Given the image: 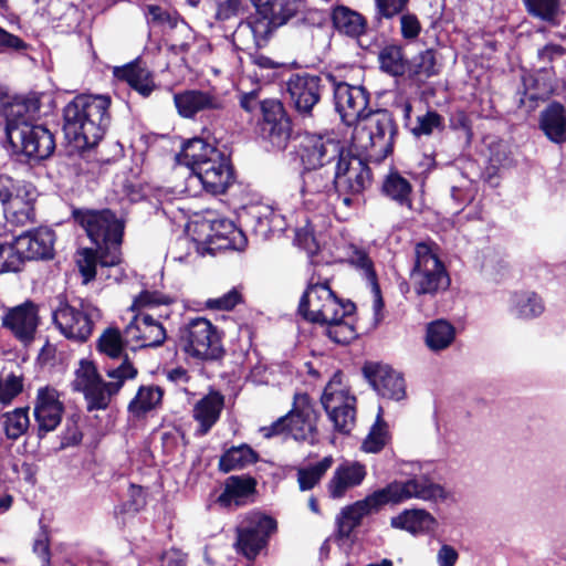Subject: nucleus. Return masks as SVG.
Returning a JSON list of instances; mask_svg holds the SVG:
<instances>
[{"label":"nucleus","instance_id":"obj_1","mask_svg":"<svg viewBox=\"0 0 566 566\" xmlns=\"http://www.w3.org/2000/svg\"><path fill=\"white\" fill-rule=\"evenodd\" d=\"M355 306L343 302L321 274H312L307 289L301 297L298 313L308 322L326 326L327 336L335 343L347 344L356 337L353 324L348 321Z\"/></svg>","mask_w":566,"mask_h":566},{"label":"nucleus","instance_id":"obj_2","mask_svg":"<svg viewBox=\"0 0 566 566\" xmlns=\"http://www.w3.org/2000/svg\"><path fill=\"white\" fill-rule=\"evenodd\" d=\"M177 160L190 169L188 182H199L210 195L226 193L235 181L230 158L202 138L185 143Z\"/></svg>","mask_w":566,"mask_h":566},{"label":"nucleus","instance_id":"obj_3","mask_svg":"<svg viewBox=\"0 0 566 566\" xmlns=\"http://www.w3.org/2000/svg\"><path fill=\"white\" fill-rule=\"evenodd\" d=\"M107 95L77 96L64 109V132L80 147H94L111 124Z\"/></svg>","mask_w":566,"mask_h":566},{"label":"nucleus","instance_id":"obj_4","mask_svg":"<svg viewBox=\"0 0 566 566\" xmlns=\"http://www.w3.org/2000/svg\"><path fill=\"white\" fill-rule=\"evenodd\" d=\"M137 374V368L125 356L119 366L106 371L109 380L105 381L93 361L82 359L75 369L72 387L84 395L88 410H103L108 407L112 398L119 392L125 381L134 379Z\"/></svg>","mask_w":566,"mask_h":566},{"label":"nucleus","instance_id":"obj_5","mask_svg":"<svg viewBox=\"0 0 566 566\" xmlns=\"http://www.w3.org/2000/svg\"><path fill=\"white\" fill-rule=\"evenodd\" d=\"M73 216L90 240L99 249L101 263L106 266L117 265L120 262L123 222L108 209L76 210Z\"/></svg>","mask_w":566,"mask_h":566},{"label":"nucleus","instance_id":"obj_6","mask_svg":"<svg viewBox=\"0 0 566 566\" xmlns=\"http://www.w3.org/2000/svg\"><path fill=\"white\" fill-rule=\"evenodd\" d=\"M428 465L420 462H402L399 472L406 475V481H394L386 488L379 489L386 504L402 503L410 499L428 502L444 501L446 490L429 476Z\"/></svg>","mask_w":566,"mask_h":566},{"label":"nucleus","instance_id":"obj_7","mask_svg":"<svg viewBox=\"0 0 566 566\" xmlns=\"http://www.w3.org/2000/svg\"><path fill=\"white\" fill-rule=\"evenodd\" d=\"M395 125L387 111H369L354 129L353 143L369 157L385 158L391 153Z\"/></svg>","mask_w":566,"mask_h":566},{"label":"nucleus","instance_id":"obj_8","mask_svg":"<svg viewBox=\"0 0 566 566\" xmlns=\"http://www.w3.org/2000/svg\"><path fill=\"white\" fill-rule=\"evenodd\" d=\"M410 281L418 295H433L446 290L450 277L439 258L438 245L433 242H419L415 245V263Z\"/></svg>","mask_w":566,"mask_h":566},{"label":"nucleus","instance_id":"obj_9","mask_svg":"<svg viewBox=\"0 0 566 566\" xmlns=\"http://www.w3.org/2000/svg\"><path fill=\"white\" fill-rule=\"evenodd\" d=\"M317 413L306 394L294 396L293 408L271 426L262 427L260 431L264 438H271L287 431L293 439L315 443L317 438Z\"/></svg>","mask_w":566,"mask_h":566},{"label":"nucleus","instance_id":"obj_10","mask_svg":"<svg viewBox=\"0 0 566 566\" xmlns=\"http://www.w3.org/2000/svg\"><path fill=\"white\" fill-rule=\"evenodd\" d=\"M36 191L31 184L0 174V205L6 220L14 226L35 222Z\"/></svg>","mask_w":566,"mask_h":566},{"label":"nucleus","instance_id":"obj_11","mask_svg":"<svg viewBox=\"0 0 566 566\" xmlns=\"http://www.w3.org/2000/svg\"><path fill=\"white\" fill-rule=\"evenodd\" d=\"M6 135L10 145L36 160L50 157L55 149L52 133L41 125H31L23 118L8 119Z\"/></svg>","mask_w":566,"mask_h":566},{"label":"nucleus","instance_id":"obj_12","mask_svg":"<svg viewBox=\"0 0 566 566\" xmlns=\"http://www.w3.org/2000/svg\"><path fill=\"white\" fill-rule=\"evenodd\" d=\"M321 401L334 428L342 433H348L355 423L356 398L343 381L340 373H335L325 386Z\"/></svg>","mask_w":566,"mask_h":566},{"label":"nucleus","instance_id":"obj_13","mask_svg":"<svg viewBox=\"0 0 566 566\" xmlns=\"http://www.w3.org/2000/svg\"><path fill=\"white\" fill-rule=\"evenodd\" d=\"M179 346L186 355L200 360L216 359L222 350L217 328L202 317L190 321L180 329Z\"/></svg>","mask_w":566,"mask_h":566},{"label":"nucleus","instance_id":"obj_14","mask_svg":"<svg viewBox=\"0 0 566 566\" xmlns=\"http://www.w3.org/2000/svg\"><path fill=\"white\" fill-rule=\"evenodd\" d=\"M101 318L99 310L88 302H82L80 308L64 304L53 313V321L60 332L67 338L84 342Z\"/></svg>","mask_w":566,"mask_h":566},{"label":"nucleus","instance_id":"obj_15","mask_svg":"<svg viewBox=\"0 0 566 566\" xmlns=\"http://www.w3.org/2000/svg\"><path fill=\"white\" fill-rule=\"evenodd\" d=\"M333 181L339 195H359L371 185V172L360 157L347 149L335 165Z\"/></svg>","mask_w":566,"mask_h":566},{"label":"nucleus","instance_id":"obj_16","mask_svg":"<svg viewBox=\"0 0 566 566\" xmlns=\"http://www.w3.org/2000/svg\"><path fill=\"white\" fill-rule=\"evenodd\" d=\"M339 140L329 136L305 134L300 144V157L304 168H324L337 163L346 151Z\"/></svg>","mask_w":566,"mask_h":566},{"label":"nucleus","instance_id":"obj_17","mask_svg":"<svg viewBox=\"0 0 566 566\" xmlns=\"http://www.w3.org/2000/svg\"><path fill=\"white\" fill-rule=\"evenodd\" d=\"M275 521L260 513H252L238 527L235 546L249 560H252L265 546L269 536L275 531Z\"/></svg>","mask_w":566,"mask_h":566},{"label":"nucleus","instance_id":"obj_18","mask_svg":"<svg viewBox=\"0 0 566 566\" xmlns=\"http://www.w3.org/2000/svg\"><path fill=\"white\" fill-rule=\"evenodd\" d=\"M197 228L199 233L205 235L197 240L208 244L210 250L232 249L241 251L248 244L245 234L229 219L202 221L197 224Z\"/></svg>","mask_w":566,"mask_h":566},{"label":"nucleus","instance_id":"obj_19","mask_svg":"<svg viewBox=\"0 0 566 566\" xmlns=\"http://www.w3.org/2000/svg\"><path fill=\"white\" fill-rule=\"evenodd\" d=\"M261 135L276 149H284L291 137L292 127L283 105L276 99L261 103Z\"/></svg>","mask_w":566,"mask_h":566},{"label":"nucleus","instance_id":"obj_20","mask_svg":"<svg viewBox=\"0 0 566 566\" xmlns=\"http://www.w3.org/2000/svg\"><path fill=\"white\" fill-rule=\"evenodd\" d=\"M369 96L365 87L345 82L334 83V103L346 125L357 124L369 111Z\"/></svg>","mask_w":566,"mask_h":566},{"label":"nucleus","instance_id":"obj_21","mask_svg":"<svg viewBox=\"0 0 566 566\" xmlns=\"http://www.w3.org/2000/svg\"><path fill=\"white\" fill-rule=\"evenodd\" d=\"M126 344L133 349L160 346L166 331L159 321L145 313L136 314L124 329Z\"/></svg>","mask_w":566,"mask_h":566},{"label":"nucleus","instance_id":"obj_22","mask_svg":"<svg viewBox=\"0 0 566 566\" xmlns=\"http://www.w3.org/2000/svg\"><path fill=\"white\" fill-rule=\"evenodd\" d=\"M286 90L295 109L307 116L321 99L322 78L308 73L293 74L286 82Z\"/></svg>","mask_w":566,"mask_h":566},{"label":"nucleus","instance_id":"obj_23","mask_svg":"<svg viewBox=\"0 0 566 566\" xmlns=\"http://www.w3.org/2000/svg\"><path fill=\"white\" fill-rule=\"evenodd\" d=\"M64 412L63 402L56 389L45 386L38 389L34 403V417L39 434L53 431L61 422Z\"/></svg>","mask_w":566,"mask_h":566},{"label":"nucleus","instance_id":"obj_24","mask_svg":"<svg viewBox=\"0 0 566 566\" xmlns=\"http://www.w3.org/2000/svg\"><path fill=\"white\" fill-rule=\"evenodd\" d=\"M364 374L380 396L392 400H400L405 397L403 378L388 365L366 364Z\"/></svg>","mask_w":566,"mask_h":566},{"label":"nucleus","instance_id":"obj_25","mask_svg":"<svg viewBox=\"0 0 566 566\" xmlns=\"http://www.w3.org/2000/svg\"><path fill=\"white\" fill-rule=\"evenodd\" d=\"M178 114L192 118L205 111H218L224 106L223 98L214 91L187 90L174 95Z\"/></svg>","mask_w":566,"mask_h":566},{"label":"nucleus","instance_id":"obj_26","mask_svg":"<svg viewBox=\"0 0 566 566\" xmlns=\"http://www.w3.org/2000/svg\"><path fill=\"white\" fill-rule=\"evenodd\" d=\"M386 502L379 490L373 492L364 500L357 501L344 507L337 516L338 533L347 537L360 524L364 516L378 512Z\"/></svg>","mask_w":566,"mask_h":566},{"label":"nucleus","instance_id":"obj_27","mask_svg":"<svg viewBox=\"0 0 566 566\" xmlns=\"http://www.w3.org/2000/svg\"><path fill=\"white\" fill-rule=\"evenodd\" d=\"M2 325L19 340L31 342L39 325L36 306L27 302L9 310L2 318Z\"/></svg>","mask_w":566,"mask_h":566},{"label":"nucleus","instance_id":"obj_28","mask_svg":"<svg viewBox=\"0 0 566 566\" xmlns=\"http://www.w3.org/2000/svg\"><path fill=\"white\" fill-rule=\"evenodd\" d=\"M301 195L306 206L326 203L328 195L335 190L333 177L323 168H304L302 171Z\"/></svg>","mask_w":566,"mask_h":566},{"label":"nucleus","instance_id":"obj_29","mask_svg":"<svg viewBox=\"0 0 566 566\" xmlns=\"http://www.w3.org/2000/svg\"><path fill=\"white\" fill-rule=\"evenodd\" d=\"M366 474L365 465L359 462L346 461L339 464L326 484L329 497L333 500L343 499L350 489L361 484Z\"/></svg>","mask_w":566,"mask_h":566},{"label":"nucleus","instance_id":"obj_30","mask_svg":"<svg viewBox=\"0 0 566 566\" xmlns=\"http://www.w3.org/2000/svg\"><path fill=\"white\" fill-rule=\"evenodd\" d=\"M55 233L52 229L40 227L18 237V250L28 260L51 259L54 254Z\"/></svg>","mask_w":566,"mask_h":566},{"label":"nucleus","instance_id":"obj_31","mask_svg":"<svg viewBox=\"0 0 566 566\" xmlns=\"http://www.w3.org/2000/svg\"><path fill=\"white\" fill-rule=\"evenodd\" d=\"M224 407V397L218 391H211L192 407V418L198 423L196 434L205 436L217 423Z\"/></svg>","mask_w":566,"mask_h":566},{"label":"nucleus","instance_id":"obj_32","mask_svg":"<svg viewBox=\"0 0 566 566\" xmlns=\"http://www.w3.org/2000/svg\"><path fill=\"white\" fill-rule=\"evenodd\" d=\"M113 74L143 97H148L156 88L153 73L139 62L116 66Z\"/></svg>","mask_w":566,"mask_h":566},{"label":"nucleus","instance_id":"obj_33","mask_svg":"<svg viewBox=\"0 0 566 566\" xmlns=\"http://www.w3.org/2000/svg\"><path fill=\"white\" fill-rule=\"evenodd\" d=\"M283 24V22H277L274 18L272 19L271 14L262 12L261 9H255V12L250 14L247 20L239 25L235 34L237 36H241L250 32L254 45L262 48L268 43L273 32Z\"/></svg>","mask_w":566,"mask_h":566},{"label":"nucleus","instance_id":"obj_34","mask_svg":"<svg viewBox=\"0 0 566 566\" xmlns=\"http://www.w3.org/2000/svg\"><path fill=\"white\" fill-rule=\"evenodd\" d=\"M390 525L394 528L417 535L432 531L437 525V521L428 511L413 509L405 510L397 516L391 517Z\"/></svg>","mask_w":566,"mask_h":566},{"label":"nucleus","instance_id":"obj_35","mask_svg":"<svg viewBox=\"0 0 566 566\" xmlns=\"http://www.w3.org/2000/svg\"><path fill=\"white\" fill-rule=\"evenodd\" d=\"M539 127L553 143L566 142V108L559 103L549 104L541 113Z\"/></svg>","mask_w":566,"mask_h":566},{"label":"nucleus","instance_id":"obj_36","mask_svg":"<svg viewBox=\"0 0 566 566\" xmlns=\"http://www.w3.org/2000/svg\"><path fill=\"white\" fill-rule=\"evenodd\" d=\"M255 484V480L250 476H230L226 481L224 490L218 497V502L223 506L243 505L253 495Z\"/></svg>","mask_w":566,"mask_h":566},{"label":"nucleus","instance_id":"obj_37","mask_svg":"<svg viewBox=\"0 0 566 566\" xmlns=\"http://www.w3.org/2000/svg\"><path fill=\"white\" fill-rule=\"evenodd\" d=\"M545 310L542 297L532 291H522L511 294L509 311L522 319H532L543 314Z\"/></svg>","mask_w":566,"mask_h":566},{"label":"nucleus","instance_id":"obj_38","mask_svg":"<svg viewBox=\"0 0 566 566\" xmlns=\"http://www.w3.org/2000/svg\"><path fill=\"white\" fill-rule=\"evenodd\" d=\"M332 20L335 29L348 36L357 38L366 30L365 18L345 6H338L333 10Z\"/></svg>","mask_w":566,"mask_h":566},{"label":"nucleus","instance_id":"obj_39","mask_svg":"<svg viewBox=\"0 0 566 566\" xmlns=\"http://www.w3.org/2000/svg\"><path fill=\"white\" fill-rule=\"evenodd\" d=\"M258 461L256 452L248 444L232 447L226 451L219 461V468L223 472L241 470Z\"/></svg>","mask_w":566,"mask_h":566},{"label":"nucleus","instance_id":"obj_40","mask_svg":"<svg viewBox=\"0 0 566 566\" xmlns=\"http://www.w3.org/2000/svg\"><path fill=\"white\" fill-rule=\"evenodd\" d=\"M455 337L453 325L444 319H437L427 326L426 344L433 352L448 348Z\"/></svg>","mask_w":566,"mask_h":566},{"label":"nucleus","instance_id":"obj_41","mask_svg":"<svg viewBox=\"0 0 566 566\" xmlns=\"http://www.w3.org/2000/svg\"><path fill=\"white\" fill-rule=\"evenodd\" d=\"M125 347H129L126 344V336L117 327L104 329L96 342L97 352L111 359L122 358Z\"/></svg>","mask_w":566,"mask_h":566},{"label":"nucleus","instance_id":"obj_42","mask_svg":"<svg viewBox=\"0 0 566 566\" xmlns=\"http://www.w3.org/2000/svg\"><path fill=\"white\" fill-rule=\"evenodd\" d=\"M255 9L272 15L284 24L297 12V0H250Z\"/></svg>","mask_w":566,"mask_h":566},{"label":"nucleus","instance_id":"obj_43","mask_svg":"<svg viewBox=\"0 0 566 566\" xmlns=\"http://www.w3.org/2000/svg\"><path fill=\"white\" fill-rule=\"evenodd\" d=\"M390 440L388 424L382 419V410L379 408L376 421L361 444V449L368 453H378Z\"/></svg>","mask_w":566,"mask_h":566},{"label":"nucleus","instance_id":"obj_44","mask_svg":"<svg viewBox=\"0 0 566 566\" xmlns=\"http://www.w3.org/2000/svg\"><path fill=\"white\" fill-rule=\"evenodd\" d=\"M333 462V457L327 455L315 464L300 468L297 470V482L300 490L308 491L317 485L327 470L332 467Z\"/></svg>","mask_w":566,"mask_h":566},{"label":"nucleus","instance_id":"obj_45","mask_svg":"<svg viewBox=\"0 0 566 566\" xmlns=\"http://www.w3.org/2000/svg\"><path fill=\"white\" fill-rule=\"evenodd\" d=\"M163 398V391L159 387H140L135 398L129 402L128 409L136 416H142L156 408Z\"/></svg>","mask_w":566,"mask_h":566},{"label":"nucleus","instance_id":"obj_46","mask_svg":"<svg viewBox=\"0 0 566 566\" xmlns=\"http://www.w3.org/2000/svg\"><path fill=\"white\" fill-rule=\"evenodd\" d=\"M378 60L380 69L392 76L402 75L406 71L407 61L399 45L391 44L385 46L379 52Z\"/></svg>","mask_w":566,"mask_h":566},{"label":"nucleus","instance_id":"obj_47","mask_svg":"<svg viewBox=\"0 0 566 566\" xmlns=\"http://www.w3.org/2000/svg\"><path fill=\"white\" fill-rule=\"evenodd\" d=\"M527 13L548 23H555L560 12V0H523Z\"/></svg>","mask_w":566,"mask_h":566},{"label":"nucleus","instance_id":"obj_48","mask_svg":"<svg viewBox=\"0 0 566 566\" xmlns=\"http://www.w3.org/2000/svg\"><path fill=\"white\" fill-rule=\"evenodd\" d=\"M28 258L18 250V237L13 242L0 243V273L17 272Z\"/></svg>","mask_w":566,"mask_h":566},{"label":"nucleus","instance_id":"obj_49","mask_svg":"<svg viewBox=\"0 0 566 566\" xmlns=\"http://www.w3.org/2000/svg\"><path fill=\"white\" fill-rule=\"evenodd\" d=\"M384 191L392 200L400 205H406L410 208V192L411 186L407 179L399 176L398 174H391L387 177L384 182Z\"/></svg>","mask_w":566,"mask_h":566},{"label":"nucleus","instance_id":"obj_50","mask_svg":"<svg viewBox=\"0 0 566 566\" xmlns=\"http://www.w3.org/2000/svg\"><path fill=\"white\" fill-rule=\"evenodd\" d=\"M2 424L8 438L18 439L29 427L28 410L18 408L12 412L6 413L3 416Z\"/></svg>","mask_w":566,"mask_h":566},{"label":"nucleus","instance_id":"obj_51","mask_svg":"<svg viewBox=\"0 0 566 566\" xmlns=\"http://www.w3.org/2000/svg\"><path fill=\"white\" fill-rule=\"evenodd\" d=\"M476 195L475 185L468 179H462L459 185L451 188L452 210L459 213L463 208L471 203Z\"/></svg>","mask_w":566,"mask_h":566},{"label":"nucleus","instance_id":"obj_52","mask_svg":"<svg viewBox=\"0 0 566 566\" xmlns=\"http://www.w3.org/2000/svg\"><path fill=\"white\" fill-rule=\"evenodd\" d=\"M410 71L420 78H428L438 73L437 60L433 50H426L415 56L410 63Z\"/></svg>","mask_w":566,"mask_h":566},{"label":"nucleus","instance_id":"obj_53","mask_svg":"<svg viewBox=\"0 0 566 566\" xmlns=\"http://www.w3.org/2000/svg\"><path fill=\"white\" fill-rule=\"evenodd\" d=\"M81 274L84 277V283H88L96 275V266L101 264V251L98 248L96 250L85 248L78 252V258L76 260Z\"/></svg>","mask_w":566,"mask_h":566},{"label":"nucleus","instance_id":"obj_54","mask_svg":"<svg viewBox=\"0 0 566 566\" xmlns=\"http://www.w3.org/2000/svg\"><path fill=\"white\" fill-rule=\"evenodd\" d=\"M444 127L443 117L434 111L418 116L417 125L412 128L416 136L431 135L434 130H442Z\"/></svg>","mask_w":566,"mask_h":566},{"label":"nucleus","instance_id":"obj_55","mask_svg":"<svg viewBox=\"0 0 566 566\" xmlns=\"http://www.w3.org/2000/svg\"><path fill=\"white\" fill-rule=\"evenodd\" d=\"M23 389L22 378L10 375L7 378H0V403H10Z\"/></svg>","mask_w":566,"mask_h":566},{"label":"nucleus","instance_id":"obj_56","mask_svg":"<svg viewBox=\"0 0 566 566\" xmlns=\"http://www.w3.org/2000/svg\"><path fill=\"white\" fill-rule=\"evenodd\" d=\"M242 302V293L238 287H233L219 297L208 298L206 306L211 310L230 311Z\"/></svg>","mask_w":566,"mask_h":566},{"label":"nucleus","instance_id":"obj_57","mask_svg":"<svg viewBox=\"0 0 566 566\" xmlns=\"http://www.w3.org/2000/svg\"><path fill=\"white\" fill-rule=\"evenodd\" d=\"M349 261L353 265L363 271L368 283L377 281L373 261L365 251L355 249L349 258Z\"/></svg>","mask_w":566,"mask_h":566},{"label":"nucleus","instance_id":"obj_58","mask_svg":"<svg viewBox=\"0 0 566 566\" xmlns=\"http://www.w3.org/2000/svg\"><path fill=\"white\" fill-rule=\"evenodd\" d=\"M144 12L148 23L167 24L169 27H175L177 23V18L159 6L147 4L144 8Z\"/></svg>","mask_w":566,"mask_h":566},{"label":"nucleus","instance_id":"obj_59","mask_svg":"<svg viewBox=\"0 0 566 566\" xmlns=\"http://www.w3.org/2000/svg\"><path fill=\"white\" fill-rule=\"evenodd\" d=\"M168 301V297L157 292L143 291L138 296L135 297L132 304V310L135 311L143 307L167 304Z\"/></svg>","mask_w":566,"mask_h":566},{"label":"nucleus","instance_id":"obj_60","mask_svg":"<svg viewBox=\"0 0 566 566\" xmlns=\"http://www.w3.org/2000/svg\"><path fill=\"white\" fill-rule=\"evenodd\" d=\"M401 34L405 39H415L419 35L421 25L413 14H402L400 18Z\"/></svg>","mask_w":566,"mask_h":566},{"label":"nucleus","instance_id":"obj_61","mask_svg":"<svg viewBox=\"0 0 566 566\" xmlns=\"http://www.w3.org/2000/svg\"><path fill=\"white\" fill-rule=\"evenodd\" d=\"M380 13L386 18H391L402 11L408 0H376Z\"/></svg>","mask_w":566,"mask_h":566},{"label":"nucleus","instance_id":"obj_62","mask_svg":"<svg viewBox=\"0 0 566 566\" xmlns=\"http://www.w3.org/2000/svg\"><path fill=\"white\" fill-rule=\"evenodd\" d=\"M82 440V432L75 420H69L66 422V428L62 437V447H69L77 444Z\"/></svg>","mask_w":566,"mask_h":566},{"label":"nucleus","instance_id":"obj_63","mask_svg":"<svg viewBox=\"0 0 566 566\" xmlns=\"http://www.w3.org/2000/svg\"><path fill=\"white\" fill-rule=\"evenodd\" d=\"M0 48L4 50L21 51L27 48L25 42L19 36L7 32L0 28Z\"/></svg>","mask_w":566,"mask_h":566},{"label":"nucleus","instance_id":"obj_64","mask_svg":"<svg viewBox=\"0 0 566 566\" xmlns=\"http://www.w3.org/2000/svg\"><path fill=\"white\" fill-rule=\"evenodd\" d=\"M459 554L454 547L443 544L437 554V563L439 566H454L458 562Z\"/></svg>","mask_w":566,"mask_h":566}]
</instances>
